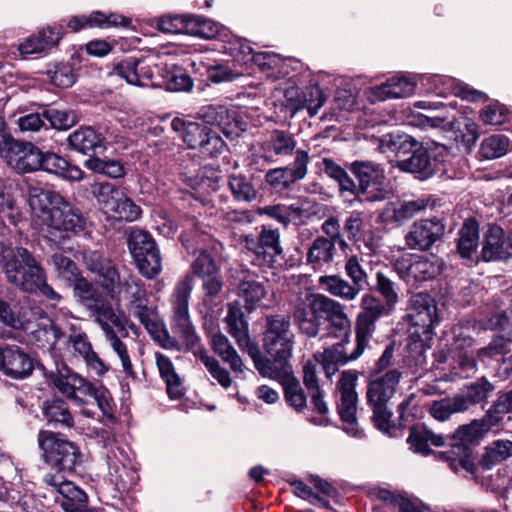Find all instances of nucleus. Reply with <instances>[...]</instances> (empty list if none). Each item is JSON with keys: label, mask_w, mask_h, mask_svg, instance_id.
I'll return each instance as SVG.
<instances>
[{"label": "nucleus", "mask_w": 512, "mask_h": 512, "mask_svg": "<svg viewBox=\"0 0 512 512\" xmlns=\"http://www.w3.org/2000/svg\"><path fill=\"white\" fill-rule=\"evenodd\" d=\"M70 332L66 341L67 346L71 347L84 360L87 368L95 374L101 376L108 371V366L93 350L87 334L74 325L70 326Z\"/></svg>", "instance_id": "cd10ccee"}, {"label": "nucleus", "mask_w": 512, "mask_h": 512, "mask_svg": "<svg viewBox=\"0 0 512 512\" xmlns=\"http://www.w3.org/2000/svg\"><path fill=\"white\" fill-rule=\"evenodd\" d=\"M360 312L355 320V336L368 346L376 331V322L393 309L372 294L366 293L361 297Z\"/></svg>", "instance_id": "dca6fc26"}, {"label": "nucleus", "mask_w": 512, "mask_h": 512, "mask_svg": "<svg viewBox=\"0 0 512 512\" xmlns=\"http://www.w3.org/2000/svg\"><path fill=\"white\" fill-rule=\"evenodd\" d=\"M481 256L487 262L512 258V230L506 235L500 226H490L485 234Z\"/></svg>", "instance_id": "bb28decb"}, {"label": "nucleus", "mask_w": 512, "mask_h": 512, "mask_svg": "<svg viewBox=\"0 0 512 512\" xmlns=\"http://www.w3.org/2000/svg\"><path fill=\"white\" fill-rule=\"evenodd\" d=\"M225 321L228 332L236 340L239 348L247 352L249 356L257 355L258 344L250 338L249 325L238 302L228 304Z\"/></svg>", "instance_id": "393cba45"}, {"label": "nucleus", "mask_w": 512, "mask_h": 512, "mask_svg": "<svg viewBox=\"0 0 512 512\" xmlns=\"http://www.w3.org/2000/svg\"><path fill=\"white\" fill-rule=\"evenodd\" d=\"M319 287L333 297L353 301L360 294L356 287L340 275H323L318 279Z\"/></svg>", "instance_id": "a18cd8bd"}, {"label": "nucleus", "mask_w": 512, "mask_h": 512, "mask_svg": "<svg viewBox=\"0 0 512 512\" xmlns=\"http://www.w3.org/2000/svg\"><path fill=\"white\" fill-rule=\"evenodd\" d=\"M130 24V20L120 14L110 13L105 15L101 11H94L89 16H73L67 26L73 32H78L87 27L109 28L122 26L126 27Z\"/></svg>", "instance_id": "c9c22d12"}, {"label": "nucleus", "mask_w": 512, "mask_h": 512, "mask_svg": "<svg viewBox=\"0 0 512 512\" xmlns=\"http://www.w3.org/2000/svg\"><path fill=\"white\" fill-rule=\"evenodd\" d=\"M171 127L188 148L198 149L202 154L213 157L221 154L226 148L219 133L204 123L176 117L172 120Z\"/></svg>", "instance_id": "6e6552de"}, {"label": "nucleus", "mask_w": 512, "mask_h": 512, "mask_svg": "<svg viewBox=\"0 0 512 512\" xmlns=\"http://www.w3.org/2000/svg\"><path fill=\"white\" fill-rule=\"evenodd\" d=\"M511 150L512 141L502 134H493L484 138L480 146V154L487 160L503 157Z\"/></svg>", "instance_id": "5fc2aeb1"}, {"label": "nucleus", "mask_w": 512, "mask_h": 512, "mask_svg": "<svg viewBox=\"0 0 512 512\" xmlns=\"http://www.w3.org/2000/svg\"><path fill=\"white\" fill-rule=\"evenodd\" d=\"M0 267L7 281L24 292L39 293L46 300L57 303L63 297L47 283L44 269L26 248L7 247L0 243Z\"/></svg>", "instance_id": "f03ea898"}, {"label": "nucleus", "mask_w": 512, "mask_h": 512, "mask_svg": "<svg viewBox=\"0 0 512 512\" xmlns=\"http://www.w3.org/2000/svg\"><path fill=\"white\" fill-rule=\"evenodd\" d=\"M401 379L402 372L394 368L370 380L367 385V404L373 412L372 421L374 426L388 436H392L397 428L392 420L393 413L389 407V402L395 395Z\"/></svg>", "instance_id": "39448f33"}, {"label": "nucleus", "mask_w": 512, "mask_h": 512, "mask_svg": "<svg viewBox=\"0 0 512 512\" xmlns=\"http://www.w3.org/2000/svg\"><path fill=\"white\" fill-rule=\"evenodd\" d=\"M302 212V208L295 204L267 205L259 209L260 215H266L269 218L276 220L284 227H287L292 220L300 218Z\"/></svg>", "instance_id": "6e6d98bb"}, {"label": "nucleus", "mask_w": 512, "mask_h": 512, "mask_svg": "<svg viewBox=\"0 0 512 512\" xmlns=\"http://www.w3.org/2000/svg\"><path fill=\"white\" fill-rule=\"evenodd\" d=\"M121 190L109 182H95L91 185V193L105 213H108L121 196Z\"/></svg>", "instance_id": "680f3d73"}, {"label": "nucleus", "mask_w": 512, "mask_h": 512, "mask_svg": "<svg viewBox=\"0 0 512 512\" xmlns=\"http://www.w3.org/2000/svg\"><path fill=\"white\" fill-rule=\"evenodd\" d=\"M512 412V390L501 394L490 409L486 412L485 421L492 427L497 426L504 419L505 415Z\"/></svg>", "instance_id": "774afa93"}, {"label": "nucleus", "mask_w": 512, "mask_h": 512, "mask_svg": "<svg viewBox=\"0 0 512 512\" xmlns=\"http://www.w3.org/2000/svg\"><path fill=\"white\" fill-rule=\"evenodd\" d=\"M480 313L478 321L484 329L497 330L500 332L499 337L512 343V305L505 310L485 307Z\"/></svg>", "instance_id": "f704fd0d"}, {"label": "nucleus", "mask_w": 512, "mask_h": 512, "mask_svg": "<svg viewBox=\"0 0 512 512\" xmlns=\"http://www.w3.org/2000/svg\"><path fill=\"white\" fill-rule=\"evenodd\" d=\"M43 413L50 424L61 428H72L74 426V418L69 410L68 404L60 399L53 398L43 403Z\"/></svg>", "instance_id": "49530a36"}, {"label": "nucleus", "mask_w": 512, "mask_h": 512, "mask_svg": "<svg viewBox=\"0 0 512 512\" xmlns=\"http://www.w3.org/2000/svg\"><path fill=\"white\" fill-rule=\"evenodd\" d=\"M155 70L158 64L134 56H128L114 66V73L128 84L138 87H161L164 81H157Z\"/></svg>", "instance_id": "2eb2a0df"}, {"label": "nucleus", "mask_w": 512, "mask_h": 512, "mask_svg": "<svg viewBox=\"0 0 512 512\" xmlns=\"http://www.w3.org/2000/svg\"><path fill=\"white\" fill-rule=\"evenodd\" d=\"M491 428L492 425L485 421V416L458 427L450 437L451 448L442 452V457L451 470L456 473L462 470L470 474L475 472L476 466L470 444Z\"/></svg>", "instance_id": "0eeeda50"}, {"label": "nucleus", "mask_w": 512, "mask_h": 512, "mask_svg": "<svg viewBox=\"0 0 512 512\" xmlns=\"http://www.w3.org/2000/svg\"><path fill=\"white\" fill-rule=\"evenodd\" d=\"M42 154L38 148L25 146L10 135L0 131V155L7 164L20 172L41 170Z\"/></svg>", "instance_id": "ddd939ff"}, {"label": "nucleus", "mask_w": 512, "mask_h": 512, "mask_svg": "<svg viewBox=\"0 0 512 512\" xmlns=\"http://www.w3.org/2000/svg\"><path fill=\"white\" fill-rule=\"evenodd\" d=\"M351 172L358 179L360 201L377 202L389 197V183L383 167L372 161H354L350 165Z\"/></svg>", "instance_id": "1a4fd4ad"}, {"label": "nucleus", "mask_w": 512, "mask_h": 512, "mask_svg": "<svg viewBox=\"0 0 512 512\" xmlns=\"http://www.w3.org/2000/svg\"><path fill=\"white\" fill-rule=\"evenodd\" d=\"M156 364L161 378L166 383L167 393L171 399H179L184 394L182 380L175 371L170 358L162 353H155Z\"/></svg>", "instance_id": "79ce46f5"}, {"label": "nucleus", "mask_w": 512, "mask_h": 512, "mask_svg": "<svg viewBox=\"0 0 512 512\" xmlns=\"http://www.w3.org/2000/svg\"><path fill=\"white\" fill-rule=\"evenodd\" d=\"M251 60L258 65L262 71H269L268 76L278 78L288 73L285 68V61L273 52H257Z\"/></svg>", "instance_id": "13d9d810"}, {"label": "nucleus", "mask_w": 512, "mask_h": 512, "mask_svg": "<svg viewBox=\"0 0 512 512\" xmlns=\"http://www.w3.org/2000/svg\"><path fill=\"white\" fill-rule=\"evenodd\" d=\"M67 142L72 150L84 155L101 153L106 149L105 137L91 126L76 129L69 134Z\"/></svg>", "instance_id": "473e14b6"}, {"label": "nucleus", "mask_w": 512, "mask_h": 512, "mask_svg": "<svg viewBox=\"0 0 512 512\" xmlns=\"http://www.w3.org/2000/svg\"><path fill=\"white\" fill-rule=\"evenodd\" d=\"M429 206V199L421 196L419 198L391 203L384 212L387 221L401 225L419 213L425 211Z\"/></svg>", "instance_id": "e433bc0d"}, {"label": "nucleus", "mask_w": 512, "mask_h": 512, "mask_svg": "<svg viewBox=\"0 0 512 512\" xmlns=\"http://www.w3.org/2000/svg\"><path fill=\"white\" fill-rule=\"evenodd\" d=\"M89 315L100 326L104 335H108L114 331L119 332L122 336H127L126 325L121 315L117 314L112 304L101 297H96V301L86 308Z\"/></svg>", "instance_id": "c85d7f7f"}, {"label": "nucleus", "mask_w": 512, "mask_h": 512, "mask_svg": "<svg viewBox=\"0 0 512 512\" xmlns=\"http://www.w3.org/2000/svg\"><path fill=\"white\" fill-rule=\"evenodd\" d=\"M411 450L424 456L431 453L429 445L436 447L445 444V437L442 434H435L423 424H417L410 429V435L407 439Z\"/></svg>", "instance_id": "ea45409f"}, {"label": "nucleus", "mask_w": 512, "mask_h": 512, "mask_svg": "<svg viewBox=\"0 0 512 512\" xmlns=\"http://www.w3.org/2000/svg\"><path fill=\"white\" fill-rule=\"evenodd\" d=\"M128 248L142 276L153 279L160 274L162 270L160 252L147 232L132 229L128 238Z\"/></svg>", "instance_id": "9b49d317"}, {"label": "nucleus", "mask_w": 512, "mask_h": 512, "mask_svg": "<svg viewBox=\"0 0 512 512\" xmlns=\"http://www.w3.org/2000/svg\"><path fill=\"white\" fill-rule=\"evenodd\" d=\"M89 170L105 175L112 179H118L125 176V169L122 163L114 159L89 158L84 162Z\"/></svg>", "instance_id": "69168bd1"}, {"label": "nucleus", "mask_w": 512, "mask_h": 512, "mask_svg": "<svg viewBox=\"0 0 512 512\" xmlns=\"http://www.w3.org/2000/svg\"><path fill=\"white\" fill-rule=\"evenodd\" d=\"M41 170L55 174L71 181H80L83 178V171L70 163L61 156L45 152L42 154Z\"/></svg>", "instance_id": "a19ab883"}, {"label": "nucleus", "mask_w": 512, "mask_h": 512, "mask_svg": "<svg viewBox=\"0 0 512 512\" xmlns=\"http://www.w3.org/2000/svg\"><path fill=\"white\" fill-rule=\"evenodd\" d=\"M38 443L45 462L61 470L71 471L81 461L78 447L58 433L40 431Z\"/></svg>", "instance_id": "9d476101"}, {"label": "nucleus", "mask_w": 512, "mask_h": 512, "mask_svg": "<svg viewBox=\"0 0 512 512\" xmlns=\"http://www.w3.org/2000/svg\"><path fill=\"white\" fill-rule=\"evenodd\" d=\"M442 260L434 254L408 255L394 261L393 270L407 284L434 279L442 270Z\"/></svg>", "instance_id": "f8f14e48"}, {"label": "nucleus", "mask_w": 512, "mask_h": 512, "mask_svg": "<svg viewBox=\"0 0 512 512\" xmlns=\"http://www.w3.org/2000/svg\"><path fill=\"white\" fill-rule=\"evenodd\" d=\"M408 317L414 326L421 327L423 332H429L438 321L436 301L428 293L420 292L413 295L410 299Z\"/></svg>", "instance_id": "c756f323"}, {"label": "nucleus", "mask_w": 512, "mask_h": 512, "mask_svg": "<svg viewBox=\"0 0 512 512\" xmlns=\"http://www.w3.org/2000/svg\"><path fill=\"white\" fill-rule=\"evenodd\" d=\"M49 379L62 395L72 400L76 405L86 404L83 396H87V393L91 391L92 383L72 371L67 365L62 363L61 368L57 367L56 372H51Z\"/></svg>", "instance_id": "a211bd4d"}, {"label": "nucleus", "mask_w": 512, "mask_h": 512, "mask_svg": "<svg viewBox=\"0 0 512 512\" xmlns=\"http://www.w3.org/2000/svg\"><path fill=\"white\" fill-rule=\"evenodd\" d=\"M287 372L286 375L266 377L280 381L284 387L286 401L297 411H301L306 407L305 393L299 381L293 376L292 367H289Z\"/></svg>", "instance_id": "8fccbe9b"}, {"label": "nucleus", "mask_w": 512, "mask_h": 512, "mask_svg": "<svg viewBox=\"0 0 512 512\" xmlns=\"http://www.w3.org/2000/svg\"><path fill=\"white\" fill-rule=\"evenodd\" d=\"M245 247L252 251L256 257L271 266L282 255L283 248L280 241V232L270 225H262L259 235H246Z\"/></svg>", "instance_id": "6ab92c4d"}, {"label": "nucleus", "mask_w": 512, "mask_h": 512, "mask_svg": "<svg viewBox=\"0 0 512 512\" xmlns=\"http://www.w3.org/2000/svg\"><path fill=\"white\" fill-rule=\"evenodd\" d=\"M345 343H347V340H341L315 355L316 360L323 366L327 376L334 374L338 366L346 365L360 358L367 348V345L355 337L354 350L349 351L348 354L345 350Z\"/></svg>", "instance_id": "5701e85b"}, {"label": "nucleus", "mask_w": 512, "mask_h": 512, "mask_svg": "<svg viewBox=\"0 0 512 512\" xmlns=\"http://www.w3.org/2000/svg\"><path fill=\"white\" fill-rule=\"evenodd\" d=\"M296 335L292 330L290 317L270 315L266 318L263 333V348L269 357H264L260 348L250 356L255 368L262 376L286 375L295 346Z\"/></svg>", "instance_id": "7ed1b4c3"}, {"label": "nucleus", "mask_w": 512, "mask_h": 512, "mask_svg": "<svg viewBox=\"0 0 512 512\" xmlns=\"http://www.w3.org/2000/svg\"><path fill=\"white\" fill-rule=\"evenodd\" d=\"M357 374L353 371H343L337 382L336 388L339 395L337 410L341 420L346 424L344 430L358 437L357 429V402L358 394L356 392Z\"/></svg>", "instance_id": "4468645a"}, {"label": "nucleus", "mask_w": 512, "mask_h": 512, "mask_svg": "<svg viewBox=\"0 0 512 512\" xmlns=\"http://www.w3.org/2000/svg\"><path fill=\"white\" fill-rule=\"evenodd\" d=\"M292 315L301 335L316 338L320 336L323 323H326V333L320 338L342 337L341 340H347L344 344L347 353L354 350V342L350 340L352 322L345 305L334 298L322 293L307 294L294 307Z\"/></svg>", "instance_id": "f257e3e1"}, {"label": "nucleus", "mask_w": 512, "mask_h": 512, "mask_svg": "<svg viewBox=\"0 0 512 512\" xmlns=\"http://www.w3.org/2000/svg\"><path fill=\"white\" fill-rule=\"evenodd\" d=\"M213 350L219 357L229 364L232 371L242 373L244 364L228 338L223 334H215L212 338Z\"/></svg>", "instance_id": "864d4df0"}, {"label": "nucleus", "mask_w": 512, "mask_h": 512, "mask_svg": "<svg viewBox=\"0 0 512 512\" xmlns=\"http://www.w3.org/2000/svg\"><path fill=\"white\" fill-rule=\"evenodd\" d=\"M444 229L436 218L417 221L405 236L406 245L410 249L428 250L443 235Z\"/></svg>", "instance_id": "b1692460"}, {"label": "nucleus", "mask_w": 512, "mask_h": 512, "mask_svg": "<svg viewBox=\"0 0 512 512\" xmlns=\"http://www.w3.org/2000/svg\"><path fill=\"white\" fill-rule=\"evenodd\" d=\"M32 221L41 231L79 233L85 229L86 218L62 195L51 190H35L30 194Z\"/></svg>", "instance_id": "20e7f679"}, {"label": "nucleus", "mask_w": 512, "mask_h": 512, "mask_svg": "<svg viewBox=\"0 0 512 512\" xmlns=\"http://www.w3.org/2000/svg\"><path fill=\"white\" fill-rule=\"evenodd\" d=\"M512 456V441L497 440L486 448L481 459V465L484 469H492L498 463Z\"/></svg>", "instance_id": "4d7b16f0"}, {"label": "nucleus", "mask_w": 512, "mask_h": 512, "mask_svg": "<svg viewBox=\"0 0 512 512\" xmlns=\"http://www.w3.org/2000/svg\"><path fill=\"white\" fill-rule=\"evenodd\" d=\"M422 80H427L431 87L429 88L432 92L437 95H448L453 94L457 97L468 101H485L487 96L484 92L470 88L465 84H461L456 82L455 79L440 76V75H432V76H421Z\"/></svg>", "instance_id": "7c9ffc66"}, {"label": "nucleus", "mask_w": 512, "mask_h": 512, "mask_svg": "<svg viewBox=\"0 0 512 512\" xmlns=\"http://www.w3.org/2000/svg\"><path fill=\"white\" fill-rule=\"evenodd\" d=\"M397 167L414 174L420 180H426L435 174L436 161L430 157L427 148L420 144L410 157L398 160Z\"/></svg>", "instance_id": "72a5a7b5"}, {"label": "nucleus", "mask_w": 512, "mask_h": 512, "mask_svg": "<svg viewBox=\"0 0 512 512\" xmlns=\"http://www.w3.org/2000/svg\"><path fill=\"white\" fill-rule=\"evenodd\" d=\"M193 260L191 270L194 275L205 279L206 276L217 275V266L211 254L206 250L199 248L192 252Z\"/></svg>", "instance_id": "338daca9"}, {"label": "nucleus", "mask_w": 512, "mask_h": 512, "mask_svg": "<svg viewBox=\"0 0 512 512\" xmlns=\"http://www.w3.org/2000/svg\"><path fill=\"white\" fill-rule=\"evenodd\" d=\"M479 244L478 223L474 219L467 220L459 232L458 252L462 258L471 259Z\"/></svg>", "instance_id": "3c124183"}, {"label": "nucleus", "mask_w": 512, "mask_h": 512, "mask_svg": "<svg viewBox=\"0 0 512 512\" xmlns=\"http://www.w3.org/2000/svg\"><path fill=\"white\" fill-rule=\"evenodd\" d=\"M44 482L62 496L61 507L65 512H97L88 508L86 493L60 473L46 474Z\"/></svg>", "instance_id": "aec40b11"}, {"label": "nucleus", "mask_w": 512, "mask_h": 512, "mask_svg": "<svg viewBox=\"0 0 512 512\" xmlns=\"http://www.w3.org/2000/svg\"><path fill=\"white\" fill-rule=\"evenodd\" d=\"M34 369L32 359L20 347H0V371L13 379H24Z\"/></svg>", "instance_id": "a878e982"}, {"label": "nucleus", "mask_w": 512, "mask_h": 512, "mask_svg": "<svg viewBox=\"0 0 512 512\" xmlns=\"http://www.w3.org/2000/svg\"><path fill=\"white\" fill-rule=\"evenodd\" d=\"M141 212V208L122 191L107 214L118 220L133 222L139 219Z\"/></svg>", "instance_id": "0e129e2a"}, {"label": "nucleus", "mask_w": 512, "mask_h": 512, "mask_svg": "<svg viewBox=\"0 0 512 512\" xmlns=\"http://www.w3.org/2000/svg\"><path fill=\"white\" fill-rule=\"evenodd\" d=\"M493 391L494 385L486 378L482 377L467 385L465 389L456 396L459 401L463 402L462 406L464 411H467L474 405L487 402Z\"/></svg>", "instance_id": "c03bdc74"}, {"label": "nucleus", "mask_w": 512, "mask_h": 512, "mask_svg": "<svg viewBox=\"0 0 512 512\" xmlns=\"http://www.w3.org/2000/svg\"><path fill=\"white\" fill-rule=\"evenodd\" d=\"M120 294L127 301V309L148 301V294L144 282L136 275L127 273L123 277V283L120 287Z\"/></svg>", "instance_id": "603ef678"}, {"label": "nucleus", "mask_w": 512, "mask_h": 512, "mask_svg": "<svg viewBox=\"0 0 512 512\" xmlns=\"http://www.w3.org/2000/svg\"><path fill=\"white\" fill-rule=\"evenodd\" d=\"M420 143L407 134L389 133L380 138L379 148L382 152H393L398 156L412 154Z\"/></svg>", "instance_id": "de8ad7c7"}, {"label": "nucleus", "mask_w": 512, "mask_h": 512, "mask_svg": "<svg viewBox=\"0 0 512 512\" xmlns=\"http://www.w3.org/2000/svg\"><path fill=\"white\" fill-rule=\"evenodd\" d=\"M193 290V277L186 274L175 285L171 294L172 322L171 330L174 339L181 347L179 351L190 350L199 342V337L195 331L189 314V299Z\"/></svg>", "instance_id": "423d86ee"}, {"label": "nucleus", "mask_w": 512, "mask_h": 512, "mask_svg": "<svg viewBox=\"0 0 512 512\" xmlns=\"http://www.w3.org/2000/svg\"><path fill=\"white\" fill-rule=\"evenodd\" d=\"M196 114L206 125L218 126L227 136L232 134V132L226 130V126L230 125V123L235 120V117L234 113H231L227 107L223 105L207 104L201 106Z\"/></svg>", "instance_id": "09e8293b"}, {"label": "nucleus", "mask_w": 512, "mask_h": 512, "mask_svg": "<svg viewBox=\"0 0 512 512\" xmlns=\"http://www.w3.org/2000/svg\"><path fill=\"white\" fill-rule=\"evenodd\" d=\"M84 261L88 269L99 276L100 285L106 294L112 299L119 298L123 277L129 272L118 271L111 260L96 251L86 253Z\"/></svg>", "instance_id": "f3484780"}, {"label": "nucleus", "mask_w": 512, "mask_h": 512, "mask_svg": "<svg viewBox=\"0 0 512 512\" xmlns=\"http://www.w3.org/2000/svg\"><path fill=\"white\" fill-rule=\"evenodd\" d=\"M239 295L246 303L248 310H253L266 295L264 286L253 278H246L241 280L239 287Z\"/></svg>", "instance_id": "052dcab7"}, {"label": "nucleus", "mask_w": 512, "mask_h": 512, "mask_svg": "<svg viewBox=\"0 0 512 512\" xmlns=\"http://www.w3.org/2000/svg\"><path fill=\"white\" fill-rule=\"evenodd\" d=\"M29 335L30 342L38 348L50 353L54 359L61 357V348L58 347L60 340L64 337V332L54 320L41 314V321L35 329L24 328Z\"/></svg>", "instance_id": "4be33fe9"}, {"label": "nucleus", "mask_w": 512, "mask_h": 512, "mask_svg": "<svg viewBox=\"0 0 512 512\" xmlns=\"http://www.w3.org/2000/svg\"><path fill=\"white\" fill-rule=\"evenodd\" d=\"M219 32V25L214 21L197 15H187L186 34L204 39L214 38Z\"/></svg>", "instance_id": "e2e57ef3"}, {"label": "nucleus", "mask_w": 512, "mask_h": 512, "mask_svg": "<svg viewBox=\"0 0 512 512\" xmlns=\"http://www.w3.org/2000/svg\"><path fill=\"white\" fill-rule=\"evenodd\" d=\"M63 35L62 26L47 27L40 31L37 35L27 38L20 44L19 50L22 54L30 55L46 51L55 46Z\"/></svg>", "instance_id": "58836bf2"}, {"label": "nucleus", "mask_w": 512, "mask_h": 512, "mask_svg": "<svg viewBox=\"0 0 512 512\" xmlns=\"http://www.w3.org/2000/svg\"><path fill=\"white\" fill-rule=\"evenodd\" d=\"M128 313L139 320L153 339L165 349L180 350L176 341L168 334L156 308L148 306V301L128 308Z\"/></svg>", "instance_id": "412c9836"}, {"label": "nucleus", "mask_w": 512, "mask_h": 512, "mask_svg": "<svg viewBox=\"0 0 512 512\" xmlns=\"http://www.w3.org/2000/svg\"><path fill=\"white\" fill-rule=\"evenodd\" d=\"M297 142L293 134L273 129L263 142V150L278 157L291 156L296 149Z\"/></svg>", "instance_id": "37998d69"}, {"label": "nucleus", "mask_w": 512, "mask_h": 512, "mask_svg": "<svg viewBox=\"0 0 512 512\" xmlns=\"http://www.w3.org/2000/svg\"><path fill=\"white\" fill-rule=\"evenodd\" d=\"M336 247L334 241L325 236L316 237L308 246L306 262L315 271L322 270L333 262Z\"/></svg>", "instance_id": "4c0bfd02"}, {"label": "nucleus", "mask_w": 512, "mask_h": 512, "mask_svg": "<svg viewBox=\"0 0 512 512\" xmlns=\"http://www.w3.org/2000/svg\"><path fill=\"white\" fill-rule=\"evenodd\" d=\"M375 280V290L382 296L383 304L394 310L399 302V286L383 271H377Z\"/></svg>", "instance_id": "bf43d9fd"}, {"label": "nucleus", "mask_w": 512, "mask_h": 512, "mask_svg": "<svg viewBox=\"0 0 512 512\" xmlns=\"http://www.w3.org/2000/svg\"><path fill=\"white\" fill-rule=\"evenodd\" d=\"M416 82V76L392 77L381 85L371 87L369 99L375 102L411 96L415 91Z\"/></svg>", "instance_id": "2f4dec72"}]
</instances>
